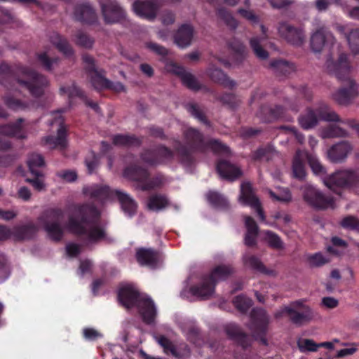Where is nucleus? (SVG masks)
I'll use <instances>...</instances> for the list:
<instances>
[{
	"instance_id": "f257e3e1",
	"label": "nucleus",
	"mask_w": 359,
	"mask_h": 359,
	"mask_svg": "<svg viewBox=\"0 0 359 359\" xmlns=\"http://www.w3.org/2000/svg\"><path fill=\"white\" fill-rule=\"evenodd\" d=\"M100 212L93 205H83L75 208L69 217L65 228L69 231L82 235L90 243L98 242L107 238L104 227L97 219Z\"/></svg>"
},
{
	"instance_id": "f03ea898",
	"label": "nucleus",
	"mask_w": 359,
	"mask_h": 359,
	"mask_svg": "<svg viewBox=\"0 0 359 359\" xmlns=\"http://www.w3.org/2000/svg\"><path fill=\"white\" fill-rule=\"evenodd\" d=\"M118 299L126 309L136 306L145 323L154 322L156 316V309L154 302L146 296L140 295L133 287H122L118 292Z\"/></svg>"
},
{
	"instance_id": "7ed1b4c3",
	"label": "nucleus",
	"mask_w": 359,
	"mask_h": 359,
	"mask_svg": "<svg viewBox=\"0 0 359 359\" xmlns=\"http://www.w3.org/2000/svg\"><path fill=\"white\" fill-rule=\"evenodd\" d=\"M325 185L339 196L341 195L338 189H346L357 190L359 189V167L339 170L329 176L323 177Z\"/></svg>"
},
{
	"instance_id": "20e7f679",
	"label": "nucleus",
	"mask_w": 359,
	"mask_h": 359,
	"mask_svg": "<svg viewBox=\"0 0 359 359\" xmlns=\"http://www.w3.org/2000/svg\"><path fill=\"white\" fill-rule=\"evenodd\" d=\"M15 74L16 82L36 97L42 96L49 85L46 77L27 67H19Z\"/></svg>"
},
{
	"instance_id": "39448f33",
	"label": "nucleus",
	"mask_w": 359,
	"mask_h": 359,
	"mask_svg": "<svg viewBox=\"0 0 359 359\" xmlns=\"http://www.w3.org/2000/svg\"><path fill=\"white\" fill-rule=\"evenodd\" d=\"M84 193L100 201L117 197L123 211L130 216L133 215L137 209L136 203L128 194L118 190H109V187L106 186L92 185L86 187Z\"/></svg>"
},
{
	"instance_id": "423d86ee",
	"label": "nucleus",
	"mask_w": 359,
	"mask_h": 359,
	"mask_svg": "<svg viewBox=\"0 0 359 359\" xmlns=\"http://www.w3.org/2000/svg\"><path fill=\"white\" fill-rule=\"evenodd\" d=\"M233 273V269L230 266L220 265L216 267L210 276L203 277L198 285L191 287V292L202 299L209 298L214 294L215 284L226 278Z\"/></svg>"
},
{
	"instance_id": "0eeeda50",
	"label": "nucleus",
	"mask_w": 359,
	"mask_h": 359,
	"mask_svg": "<svg viewBox=\"0 0 359 359\" xmlns=\"http://www.w3.org/2000/svg\"><path fill=\"white\" fill-rule=\"evenodd\" d=\"M64 217V212L60 208H52L46 210L39 218V224L46 231L49 238L54 241L62 239L65 228L60 222Z\"/></svg>"
},
{
	"instance_id": "6e6552de",
	"label": "nucleus",
	"mask_w": 359,
	"mask_h": 359,
	"mask_svg": "<svg viewBox=\"0 0 359 359\" xmlns=\"http://www.w3.org/2000/svg\"><path fill=\"white\" fill-rule=\"evenodd\" d=\"M319 120L325 121H340L339 116L327 104H322L315 111L308 109L305 114L299 118L302 128L308 130L316 126Z\"/></svg>"
},
{
	"instance_id": "1a4fd4ad",
	"label": "nucleus",
	"mask_w": 359,
	"mask_h": 359,
	"mask_svg": "<svg viewBox=\"0 0 359 359\" xmlns=\"http://www.w3.org/2000/svg\"><path fill=\"white\" fill-rule=\"evenodd\" d=\"M302 189L304 199L311 206L319 209L334 208L333 197L323 194L310 184L305 185Z\"/></svg>"
},
{
	"instance_id": "9d476101",
	"label": "nucleus",
	"mask_w": 359,
	"mask_h": 359,
	"mask_svg": "<svg viewBox=\"0 0 359 359\" xmlns=\"http://www.w3.org/2000/svg\"><path fill=\"white\" fill-rule=\"evenodd\" d=\"M103 19L107 24L119 22L126 18V13L117 0H97Z\"/></svg>"
},
{
	"instance_id": "9b49d317",
	"label": "nucleus",
	"mask_w": 359,
	"mask_h": 359,
	"mask_svg": "<svg viewBox=\"0 0 359 359\" xmlns=\"http://www.w3.org/2000/svg\"><path fill=\"white\" fill-rule=\"evenodd\" d=\"M64 111V110H62ZM61 111L53 113V121L50 122V125L56 124L57 137H47L45 138V144L49 149H63L67 145L66 140V128L63 125V118L60 114Z\"/></svg>"
},
{
	"instance_id": "f8f14e48",
	"label": "nucleus",
	"mask_w": 359,
	"mask_h": 359,
	"mask_svg": "<svg viewBox=\"0 0 359 359\" xmlns=\"http://www.w3.org/2000/svg\"><path fill=\"white\" fill-rule=\"evenodd\" d=\"M327 70L335 75L338 79L346 81L351 72L350 62L348 60L347 55L341 53L338 59L334 62L332 58H327L325 64Z\"/></svg>"
},
{
	"instance_id": "ddd939ff",
	"label": "nucleus",
	"mask_w": 359,
	"mask_h": 359,
	"mask_svg": "<svg viewBox=\"0 0 359 359\" xmlns=\"http://www.w3.org/2000/svg\"><path fill=\"white\" fill-rule=\"evenodd\" d=\"M239 201L241 203L249 205L251 208L255 209L260 218V220L265 222V215L261 208L259 201L255 196L252 188V185L250 182H245L241 184Z\"/></svg>"
},
{
	"instance_id": "4468645a",
	"label": "nucleus",
	"mask_w": 359,
	"mask_h": 359,
	"mask_svg": "<svg viewBox=\"0 0 359 359\" xmlns=\"http://www.w3.org/2000/svg\"><path fill=\"white\" fill-rule=\"evenodd\" d=\"M345 86L332 94V98L339 104H347L358 95L356 83L351 78L345 81Z\"/></svg>"
},
{
	"instance_id": "2eb2a0df",
	"label": "nucleus",
	"mask_w": 359,
	"mask_h": 359,
	"mask_svg": "<svg viewBox=\"0 0 359 359\" xmlns=\"http://www.w3.org/2000/svg\"><path fill=\"white\" fill-rule=\"evenodd\" d=\"M291 320L296 324H302L310 320L312 313L309 308L304 307L301 302H295L289 306L284 307Z\"/></svg>"
},
{
	"instance_id": "dca6fc26",
	"label": "nucleus",
	"mask_w": 359,
	"mask_h": 359,
	"mask_svg": "<svg viewBox=\"0 0 359 359\" xmlns=\"http://www.w3.org/2000/svg\"><path fill=\"white\" fill-rule=\"evenodd\" d=\"M165 68L168 72L179 75L184 85L189 89L197 90L201 88V84L196 78L192 74L187 72L183 67L178 66L176 63L168 62L166 64Z\"/></svg>"
},
{
	"instance_id": "f3484780",
	"label": "nucleus",
	"mask_w": 359,
	"mask_h": 359,
	"mask_svg": "<svg viewBox=\"0 0 359 359\" xmlns=\"http://www.w3.org/2000/svg\"><path fill=\"white\" fill-rule=\"evenodd\" d=\"M173 157L172 151L164 147H160L155 151H147L142 154V159L149 165H156L167 162Z\"/></svg>"
},
{
	"instance_id": "a211bd4d",
	"label": "nucleus",
	"mask_w": 359,
	"mask_h": 359,
	"mask_svg": "<svg viewBox=\"0 0 359 359\" xmlns=\"http://www.w3.org/2000/svg\"><path fill=\"white\" fill-rule=\"evenodd\" d=\"M278 32L283 38L295 46L302 45L304 41L305 36L302 31L286 22L280 24Z\"/></svg>"
},
{
	"instance_id": "6ab92c4d",
	"label": "nucleus",
	"mask_w": 359,
	"mask_h": 359,
	"mask_svg": "<svg viewBox=\"0 0 359 359\" xmlns=\"http://www.w3.org/2000/svg\"><path fill=\"white\" fill-rule=\"evenodd\" d=\"M133 8L137 15L151 20L156 18L158 4L156 0L137 1L133 4Z\"/></svg>"
},
{
	"instance_id": "aec40b11",
	"label": "nucleus",
	"mask_w": 359,
	"mask_h": 359,
	"mask_svg": "<svg viewBox=\"0 0 359 359\" xmlns=\"http://www.w3.org/2000/svg\"><path fill=\"white\" fill-rule=\"evenodd\" d=\"M352 149V146L348 142H341L327 150V157L332 163H341L347 158Z\"/></svg>"
},
{
	"instance_id": "412c9836",
	"label": "nucleus",
	"mask_w": 359,
	"mask_h": 359,
	"mask_svg": "<svg viewBox=\"0 0 359 359\" xmlns=\"http://www.w3.org/2000/svg\"><path fill=\"white\" fill-rule=\"evenodd\" d=\"M334 37L325 27H321L313 33L311 37L310 45L315 53L320 52L327 43H332Z\"/></svg>"
},
{
	"instance_id": "4be33fe9",
	"label": "nucleus",
	"mask_w": 359,
	"mask_h": 359,
	"mask_svg": "<svg viewBox=\"0 0 359 359\" xmlns=\"http://www.w3.org/2000/svg\"><path fill=\"white\" fill-rule=\"evenodd\" d=\"M250 329L255 334H263L266 331L269 317L262 309H255L251 313Z\"/></svg>"
},
{
	"instance_id": "5701e85b",
	"label": "nucleus",
	"mask_w": 359,
	"mask_h": 359,
	"mask_svg": "<svg viewBox=\"0 0 359 359\" xmlns=\"http://www.w3.org/2000/svg\"><path fill=\"white\" fill-rule=\"evenodd\" d=\"M136 258L140 265L150 268H155L161 259L160 254L151 248L137 250Z\"/></svg>"
},
{
	"instance_id": "b1692460",
	"label": "nucleus",
	"mask_w": 359,
	"mask_h": 359,
	"mask_svg": "<svg viewBox=\"0 0 359 359\" xmlns=\"http://www.w3.org/2000/svg\"><path fill=\"white\" fill-rule=\"evenodd\" d=\"M185 137L187 143L191 144L188 150L185 147H176V150L182 156H186L189 154L190 150L194 148H200L203 142L201 135L194 128H189L185 132Z\"/></svg>"
},
{
	"instance_id": "393cba45",
	"label": "nucleus",
	"mask_w": 359,
	"mask_h": 359,
	"mask_svg": "<svg viewBox=\"0 0 359 359\" xmlns=\"http://www.w3.org/2000/svg\"><path fill=\"white\" fill-rule=\"evenodd\" d=\"M244 264L259 273L265 274L270 277H276L278 272L273 269H267L262 261L257 257L246 254L243 256Z\"/></svg>"
},
{
	"instance_id": "a878e982",
	"label": "nucleus",
	"mask_w": 359,
	"mask_h": 359,
	"mask_svg": "<svg viewBox=\"0 0 359 359\" xmlns=\"http://www.w3.org/2000/svg\"><path fill=\"white\" fill-rule=\"evenodd\" d=\"M194 29L189 25H183L177 30L174 37L175 44L182 48L190 46L193 39Z\"/></svg>"
},
{
	"instance_id": "bb28decb",
	"label": "nucleus",
	"mask_w": 359,
	"mask_h": 359,
	"mask_svg": "<svg viewBox=\"0 0 359 359\" xmlns=\"http://www.w3.org/2000/svg\"><path fill=\"white\" fill-rule=\"evenodd\" d=\"M217 170L222 178L230 181H233L243 175L239 168L227 161H220L217 164Z\"/></svg>"
},
{
	"instance_id": "cd10ccee",
	"label": "nucleus",
	"mask_w": 359,
	"mask_h": 359,
	"mask_svg": "<svg viewBox=\"0 0 359 359\" xmlns=\"http://www.w3.org/2000/svg\"><path fill=\"white\" fill-rule=\"evenodd\" d=\"M337 30L344 34L353 52L359 51V29H351L349 27L343 25H337Z\"/></svg>"
},
{
	"instance_id": "c85d7f7f",
	"label": "nucleus",
	"mask_w": 359,
	"mask_h": 359,
	"mask_svg": "<svg viewBox=\"0 0 359 359\" xmlns=\"http://www.w3.org/2000/svg\"><path fill=\"white\" fill-rule=\"evenodd\" d=\"M207 74L212 81L224 86L232 88L235 86V83L232 80L229 79L221 69L216 68L212 65L208 68Z\"/></svg>"
},
{
	"instance_id": "c756f323",
	"label": "nucleus",
	"mask_w": 359,
	"mask_h": 359,
	"mask_svg": "<svg viewBox=\"0 0 359 359\" xmlns=\"http://www.w3.org/2000/svg\"><path fill=\"white\" fill-rule=\"evenodd\" d=\"M307 152L297 151L292 161V171L295 177L303 179L305 176L304 161L306 159Z\"/></svg>"
},
{
	"instance_id": "7c9ffc66",
	"label": "nucleus",
	"mask_w": 359,
	"mask_h": 359,
	"mask_svg": "<svg viewBox=\"0 0 359 359\" xmlns=\"http://www.w3.org/2000/svg\"><path fill=\"white\" fill-rule=\"evenodd\" d=\"M74 15L78 20L88 23H93L97 19L95 11L89 5L77 6L75 9Z\"/></svg>"
},
{
	"instance_id": "2f4dec72",
	"label": "nucleus",
	"mask_w": 359,
	"mask_h": 359,
	"mask_svg": "<svg viewBox=\"0 0 359 359\" xmlns=\"http://www.w3.org/2000/svg\"><path fill=\"white\" fill-rule=\"evenodd\" d=\"M36 231L37 228L34 224H28L15 226L12 230V236L17 240L27 239L32 238Z\"/></svg>"
},
{
	"instance_id": "473e14b6",
	"label": "nucleus",
	"mask_w": 359,
	"mask_h": 359,
	"mask_svg": "<svg viewBox=\"0 0 359 359\" xmlns=\"http://www.w3.org/2000/svg\"><path fill=\"white\" fill-rule=\"evenodd\" d=\"M226 334L233 339H236L243 346L247 347L250 344V339L246 334L241 332L239 328L234 324H229L226 326Z\"/></svg>"
},
{
	"instance_id": "72a5a7b5",
	"label": "nucleus",
	"mask_w": 359,
	"mask_h": 359,
	"mask_svg": "<svg viewBox=\"0 0 359 359\" xmlns=\"http://www.w3.org/2000/svg\"><path fill=\"white\" fill-rule=\"evenodd\" d=\"M51 43L55 46L57 49L62 52L67 57H70L73 55L74 51L66 39L62 37L57 34H53L50 36Z\"/></svg>"
},
{
	"instance_id": "f704fd0d",
	"label": "nucleus",
	"mask_w": 359,
	"mask_h": 359,
	"mask_svg": "<svg viewBox=\"0 0 359 359\" xmlns=\"http://www.w3.org/2000/svg\"><path fill=\"white\" fill-rule=\"evenodd\" d=\"M4 101L8 108L14 111H25L32 105V103L23 102L10 94L4 96Z\"/></svg>"
},
{
	"instance_id": "c9c22d12",
	"label": "nucleus",
	"mask_w": 359,
	"mask_h": 359,
	"mask_svg": "<svg viewBox=\"0 0 359 359\" xmlns=\"http://www.w3.org/2000/svg\"><path fill=\"white\" fill-rule=\"evenodd\" d=\"M168 204V200L165 196L154 194L149 198L147 206L150 210L158 211L165 208Z\"/></svg>"
},
{
	"instance_id": "e433bc0d",
	"label": "nucleus",
	"mask_w": 359,
	"mask_h": 359,
	"mask_svg": "<svg viewBox=\"0 0 359 359\" xmlns=\"http://www.w3.org/2000/svg\"><path fill=\"white\" fill-rule=\"evenodd\" d=\"M27 165L30 172L35 176L41 177V172L37 168L43 167L45 165L43 158L39 154H32L27 158Z\"/></svg>"
},
{
	"instance_id": "4c0bfd02",
	"label": "nucleus",
	"mask_w": 359,
	"mask_h": 359,
	"mask_svg": "<svg viewBox=\"0 0 359 359\" xmlns=\"http://www.w3.org/2000/svg\"><path fill=\"white\" fill-rule=\"evenodd\" d=\"M348 133L346 130L335 126L331 125L324 128L320 131V137L323 139L332 137H342L347 136Z\"/></svg>"
},
{
	"instance_id": "58836bf2",
	"label": "nucleus",
	"mask_w": 359,
	"mask_h": 359,
	"mask_svg": "<svg viewBox=\"0 0 359 359\" xmlns=\"http://www.w3.org/2000/svg\"><path fill=\"white\" fill-rule=\"evenodd\" d=\"M266 37H253L250 41V47L255 55L261 60H265L269 57L268 52L262 48V43Z\"/></svg>"
},
{
	"instance_id": "ea45409f",
	"label": "nucleus",
	"mask_w": 359,
	"mask_h": 359,
	"mask_svg": "<svg viewBox=\"0 0 359 359\" xmlns=\"http://www.w3.org/2000/svg\"><path fill=\"white\" fill-rule=\"evenodd\" d=\"M126 177L135 180L143 182L147 180L148 172L144 168L139 167H130L127 168L124 171Z\"/></svg>"
},
{
	"instance_id": "a19ab883",
	"label": "nucleus",
	"mask_w": 359,
	"mask_h": 359,
	"mask_svg": "<svg viewBox=\"0 0 359 359\" xmlns=\"http://www.w3.org/2000/svg\"><path fill=\"white\" fill-rule=\"evenodd\" d=\"M264 241L267 243L269 247L276 250H283L284 248V243L278 235L271 231H264Z\"/></svg>"
},
{
	"instance_id": "79ce46f5",
	"label": "nucleus",
	"mask_w": 359,
	"mask_h": 359,
	"mask_svg": "<svg viewBox=\"0 0 359 359\" xmlns=\"http://www.w3.org/2000/svg\"><path fill=\"white\" fill-rule=\"evenodd\" d=\"M22 119H19L16 124L6 125L1 128V133L6 136H12L17 138H24L25 136L22 132V127L20 126Z\"/></svg>"
},
{
	"instance_id": "37998d69",
	"label": "nucleus",
	"mask_w": 359,
	"mask_h": 359,
	"mask_svg": "<svg viewBox=\"0 0 359 359\" xmlns=\"http://www.w3.org/2000/svg\"><path fill=\"white\" fill-rule=\"evenodd\" d=\"M278 156V152L271 147L267 146L256 150L252 155L255 160L269 161Z\"/></svg>"
},
{
	"instance_id": "c03bdc74",
	"label": "nucleus",
	"mask_w": 359,
	"mask_h": 359,
	"mask_svg": "<svg viewBox=\"0 0 359 359\" xmlns=\"http://www.w3.org/2000/svg\"><path fill=\"white\" fill-rule=\"evenodd\" d=\"M154 339L157 343L163 348L165 353H170L172 355L177 358H180V355L177 351L175 346L172 341L167 337L163 335H154Z\"/></svg>"
},
{
	"instance_id": "a18cd8bd",
	"label": "nucleus",
	"mask_w": 359,
	"mask_h": 359,
	"mask_svg": "<svg viewBox=\"0 0 359 359\" xmlns=\"http://www.w3.org/2000/svg\"><path fill=\"white\" fill-rule=\"evenodd\" d=\"M307 262L311 267H320L330 262V258L320 252L314 253L307 256Z\"/></svg>"
},
{
	"instance_id": "49530a36",
	"label": "nucleus",
	"mask_w": 359,
	"mask_h": 359,
	"mask_svg": "<svg viewBox=\"0 0 359 359\" xmlns=\"http://www.w3.org/2000/svg\"><path fill=\"white\" fill-rule=\"evenodd\" d=\"M270 196L275 201L287 203L291 201L292 196L288 189L278 188L276 191H269Z\"/></svg>"
},
{
	"instance_id": "de8ad7c7",
	"label": "nucleus",
	"mask_w": 359,
	"mask_h": 359,
	"mask_svg": "<svg viewBox=\"0 0 359 359\" xmlns=\"http://www.w3.org/2000/svg\"><path fill=\"white\" fill-rule=\"evenodd\" d=\"M113 142L118 146H132L140 144V140L134 136L118 135L114 137Z\"/></svg>"
},
{
	"instance_id": "09e8293b",
	"label": "nucleus",
	"mask_w": 359,
	"mask_h": 359,
	"mask_svg": "<svg viewBox=\"0 0 359 359\" xmlns=\"http://www.w3.org/2000/svg\"><path fill=\"white\" fill-rule=\"evenodd\" d=\"M74 42L76 45L83 48H90L93 47L94 40L86 33L78 31L74 35Z\"/></svg>"
},
{
	"instance_id": "8fccbe9b",
	"label": "nucleus",
	"mask_w": 359,
	"mask_h": 359,
	"mask_svg": "<svg viewBox=\"0 0 359 359\" xmlns=\"http://www.w3.org/2000/svg\"><path fill=\"white\" fill-rule=\"evenodd\" d=\"M306 159L313 172L320 177H323L326 172L325 168L321 165L318 159L307 153Z\"/></svg>"
},
{
	"instance_id": "3c124183",
	"label": "nucleus",
	"mask_w": 359,
	"mask_h": 359,
	"mask_svg": "<svg viewBox=\"0 0 359 359\" xmlns=\"http://www.w3.org/2000/svg\"><path fill=\"white\" fill-rule=\"evenodd\" d=\"M90 82L96 89L107 88L109 81L102 76L97 70L90 73Z\"/></svg>"
},
{
	"instance_id": "603ef678",
	"label": "nucleus",
	"mask_w": 359,
	"mask_h": 359,
	"mask_svg": "<svg viewBox=\"0 0 359 359\" xmlns=\"http://www.w3.org/2000/svg\"><path fill=\"white\" fill-rule=\"evenodd\" d=\"M207 198L210 203L217 207H226L228 205L226 198L215 191L208 192Z\"/></svg>"
},
{
	"instance_id": "864d4df0",
	"label": "nucleus",
	"mask_w": 359,
	"mask_h": 359,
	"mask_svg": "<svg viewBox=\"0 0 359 359\" xmlns=\"http://www.w3.org/2000/svg\"><path fill=\"white\" fill-rule=\"evenodd\" d=\"M38 60L47 70H51L57 62V58H52L50 57L49 51H45L39 54Z\"/></svg>"
},
{
	"instance_id": "5fc2aeb1",
	"label": "nucleus",
	"mask_w": 359,
	"mask_h": 359,
	"mask_svg": "<svg viewBox=\"0 0 359 359\" xmlns=\"http://www.w3.org/2000/svg\"><path fill=\"white\" fill-rule=\"evenodd\" d=\"M340 224L344 229L353 230L359 232V219L353 215H348L344 217Z\"/></svg>"
},
{
	"instance_id": "6e6d98bb",
	"label": "nucleus",
	"mask_w": 359,
	"mask_h": 359,
	"mask_svg": "<svg viewBox=\"0 0 359 359\" xmlns=\"http://www.w3.org/2000/svg\"><path fill=\"white\" fill-rule=\"evenodd\" d=\"M271 66L277 72L283 74H290L294 70V67L292 64L284 60L272 62H271Z\"/></svg>"
},
{
	"instance_id": "4d7b16f0",
	"label": "nucleus",
	"mask_w": 359,
	"mask_h": 359,
	"mask_svg": "<svg viewBox=\"0 0 359 359\" xmlns=\"http://www.w3.org/2000/svg\"><path fill=\"white\" fill-rule=\"evenodd\" d=\"M217 15L231 28L234 29L237 27V21L225 8H219Z\"/></svg>"
},
{
	"instance_id": "13d9d810",
	"label": "nucleus",
	"mask_w": 359,
	"mask_h": 359,
	"mask_svg": "<svg viewBox=\"0 0 359 359\" xmlns=\"http://www.w3.org/2000/svg\"><path fill=\"white\" fill-rule=\"evenodd\" d=\"M235 306L241 312H245L252 306V300L243 295L237 296L234 300Z\"/></svg>"
},
{
	"instance_id": "bf43d9fd",
	"label": "nucleus",
	"mask_w": 359,
	"mask_h": 359,
	"mask_svg": "<svg viewBox=\"0 0 359 359\" xmlns=\"http://www.w3.org/2000/svg\"><path fill=\"white\" fill-rule=\"evenodd\" d=\"M60 93L62 95H67L69 98L74 96L83 95L82 92L74 85V83L61 86L60 88Z\"/></svg>"
},
{
	"instance_id": "052dcab7",
	"label": "nucleus",
	"mask_w": 359,
	"mask_h": 359,
	"mask_svg": "<svg viewBox=\"0 0 359 359\" xmlns=\"http://www.w3.org/2000/svg\"><path fill=\"white\" fill-rule=\"evenodd\" d=\"M0 74L4 76V78L2 79V84L9 90H13V86L11 85V83L9 82L7 76L11 75V70L10 67L6 64H1L0 65Z\"/></svg>"
},
{
	"instance_id": "680f3d73",
	"label": "nucleus",
	"mask_w": 359,
	"mask_h": 359,
	"mask_svg": "<svg viewBox=\"0 0 359 359\" xmlns=\"http://www.w3.org/2000/svg\"><path fill=\"white\" fill-rule=\"evenodd\" d=\"M298 346L301 351H316L318 348V344H316L311 339H302L298 342Z\"/></svg>"
},
{
	"instance_id": "e2e57ef3",
	"label": "nucleus",
	"mask_w": 359,
	"mask_h": 359,
	"mask_svg": "<svg viewBox=\"0 0 359 359\" xmlns=\"http://www.w3.org/2000/svg\"><path fill=\"white\" fill-rule=\"evenodd\" d=\"M187 111L194 117L203 123H207L205 116L203 115L199 107L193 103L187 105Z\"/></svg>"
},
{
	"instance_id": "0e129e2a",
	"label": "nucleus",
	"mask_w": 359,
	"mask_h": 359,
	"mask_svg": "<svg viewBox=\"0 0 359 359\" xmlns=\"http://www.w3.org/2000/svg\"><path fill=\"white\" fill-rule=\"evenodd\" d=\"M224 104L234 108L240 103V100L233 94H224L220 98Z\"/></svg>"
},
{
	"instance_id": "69168bd1",
	"label": "nucleus",
	"mask_w": 359,
	"mask_h": 359,
	"mask_svg": "<svg viewBox=\"0 0 359 359\" xmlns=\"http://www.w3.org/2000/svg\"><path fill=\"white\" fill-rule=\"evenodd\" d=\"M146 47L151 51L156 54L165 56L168 53V50L163 46L154 42H149L146 43Z\"/></svg>"
},
{
	"instance_id": "338daca9",
	"label": "nucleus",
	"mask_w": 359,
	"mask_h": 359,
	"mask_svg": "<svg viewBox=\"0 0 359 359\" xmlns=\"http://www.w3.org/2000/svg\"><path fill=\"white\" fill-rule=\"evenodd\" d=\"M83 337L90 341L96 340L102 337V333L93 328H85L83 330Z\"/></svg>"
},
{
	"instance_id": "774afa93",
	"label": "nucleus",
	"mask_w": 359,
	"mask_h": 359,
	"mask_svg": "<svg viewBox=\"0 0 359 359\" xmlns=\"http://www.w3.org/2000/svg\"><path fill=\"white\" fill-rule=\"evenodd\" d=\"M82 59L83 63L85 64V67L86 68L89 74L97 70L95 64V60L92 56L88 54H84L83 55Z\"/></svg>"
}]
</instances>
